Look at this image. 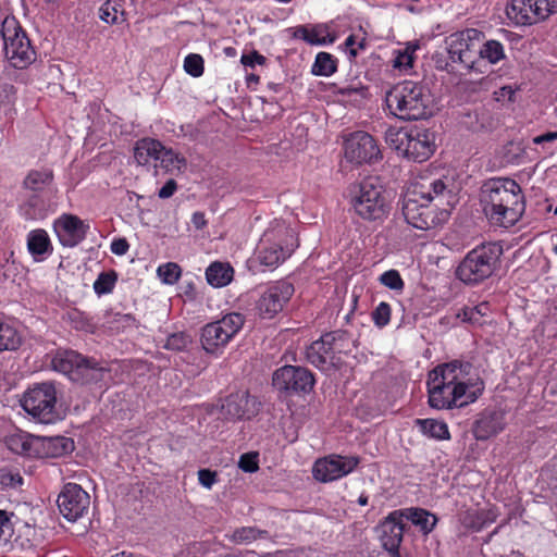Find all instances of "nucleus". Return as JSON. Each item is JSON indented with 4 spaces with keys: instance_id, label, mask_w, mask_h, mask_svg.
Wrapping results in <instances>:
<instances>
[{
    "instance_id": "obj_1",
    "label": "nucleus",
    "mask_w": 557,
    "mask_h": 557,
    "mask_svg": "<svg viewBox=\"0 0 557 557\" xmlns=\"http://www.w3.org/2000/svg\"><path fill=\"white\" fill-rule=\"evenodd\" d=\"M480 201L487 220L496 226H513L525 210L520 185L508 177H493L481 186Z\"/></svg>"
},
{
    "instance_id": "obj_2",
    "label": "nucleus",
    "mask_w": 557,
    "mask_h": 557,
    "mask_svg": "<svg viewBox=\"0 0 557 557\" xmlns=\"http://www.w3.org/2000/svg\"><path fill=\"white\" fill-rule=\"evenodd\" d=\"M483 33L475 28H467L447 36L444 40V51H436L432 54L434 67L440 72L450 75L457 73L476 72L485 73L478 62V44Z\"/></svg>"
},
{
    "instance_id": "obj_3",
    "label": "nucleus",
    "mask_w": 557,
    "mask_h": 557,
    "mask_svg": "<svg viewBox=\"0 0 557 557\" xmlns=\"http://www.w3.org/2000/svg\"><path fill=\"white\" fill-rule=\"evenodd\" d=\"M385 103L396 117L418 121L432 116L434 98L425 84L407 79L397 83L386 92Z\"/></svg>"
},
{
    "instance_id": "obj_4",
    "label": "nucleus",
    "mask_w": 557,
    "mask_h": 557,
    "mask_svg": "<svg viewBox=\"0 0 557 557\" xmlns=\"http://www.w3.org/2000/svg\"><path fill=\"white\" fill-rule=\"evenodd\" d=\"M349 203L355 214L368 222H382L391 206L379 176H368L349 188Z\"/></svg>"
},
{
    "instance_id": "obj_5",
    "label": "nucleus",
    "mask_w": 557,
    "mask_h": 557,
    "mask_svg": "<svg viewBox=\"0 0 557 557\" xmlns=\"http://www.w3.org/2000/svg\"><path fill=\"white\" fill-rule=\"evenodd\" d=\"M504 249L500 243L488 242L467 252L456 269V277L475 286L490 278L500 267Z\"/></svg>"
},
{
    "instance_id": "obj_6",
    "label": "nucleus",
    "mask_w": 557,
    "mask_h": 557,
    "mask_svg": "<svg viewBox=\"0 0 557 557\" xmlns=\"http://www.w3.org/2000/svg\"><path fill=\"white\" fill-rule=\"evenodd\" d=\"M385 141L399 154L414 162L428 160L435 150L434 133L418 126L389 127L385 132Z\"/></svg>"
},
{
    "instance_id": "obj_7",
    "label": "nucleus",
    "mask_w": 557,
    "mask_h": 557,
    "mask_svg": "<svg viewBox=\"0 0 557 557\" xmlns=\"http://www.w3.org/2000/svg\"><path fill=\"white\" fill-rule=\"evenodd\" d=\"M8 447L15 454L29 458H61L75 449L73 438L57 436H38L29 433L11 435Z\"/></svg>"
},
{
    "instance_id": "obj_8",
    "label": "nucleus",
    "mask_w": 557,
    "mask_h": 557,
    "mask_svg": "<svg viewBox=\"0 0 557 557\" xmlns=\"http://www.w3.org/2000/svg\"><path fill=\"white\" fill-rule=\"evenodd\" d=\"M433 197L430 191L414 188L409 191L403 201V215L406 222L414 228L426 231L446 222L449 216L447 210H440L432 205Z\"/></svg>"
},
{
    "instance_id": "obj_9",
    "label": "nucleus",
    "mask_w": 557,
    "mask_h": 557,
    "mask_svg": "<svg viewBox=\"0 0 557 557\" xmlns=\"http://www.w3.org/2000/svg\"><path fill=\"white\" fill-rule=\"evenodd\" d=\"M51 362L54 370L83 385L102 381L108 372V369L100 366L94 358L85 357L75 350L58 351Z\"/></svg>"
},
{
    "instance_id": "obj_10",
    "label": "nucleus",
    "mask_w": 557,
    "mask_h": 557,
    "mask_svg": "<svg viewBox=\"0 0 557 557\" xmlns=\"http://www.w3.org/2000/svg\"><path fill=\"white\" fill-rule=\"evenodd\" d=\"M57 388L53 382L34 384L23 395L21 406L41 423H53L59 419Z\"/></svg>"
},
{
    "instance_id": "obj_11",
    "label": "nucleus",
    "mask_w": 557,
    "mask_h": 557,
    "mask_svg": "<svg viewBox=\"0 0 557 557\" xmlns=\"http://www.w3.org/2000/svg\"><path fill=\"white\" fill-rule=\"evenodd\" d=\"M429 405L435 409L461 408L478 399L483 392V383L475 391L468 392L470 385H446L428 380Z\"/></svg>"
},
{
    "instance_id": "obj_12",
    "label": "nucleus",
    "mask_w": 557,
    "mask_h": 557,
    "mask_svg": "<svg viewBox=\"0 0 557 557\" xmlns=\"http://www.w3.org/2000/svg\"><path fill=\"white\" fill-rule=\"evenodd\" d=\"M315 384L313 373L299 366H284L274 371L272 385L286 395L309 394Z\"/></svg>"
},
{
    "instance_id": "obj_13",
    "label": "nucleus",
    "mask_w": 557,
    "mask_h": 557,
    "mask_svg": "<svg viewBox=\"0 0 557 557\" xmlns=\"http://www.w3.org/2000/svg\"><path fill=\"white\" fill-rule=\"evenodd\" d=\"M557 12V0H511L506 8L508 17L516 24L531 25Z\"/></svg>"
},
{
    "instance_id": "obj_14",
    "label": "nucleus",
    "mask_w": 557,
    "mask_h": 557,
    "mask_svg": "<svg viewBox=\"0 0 557 557\" xmlns=\"http://www.w3.org/2000/svg\"><path fill=\"white\" fill-rule=\"evenodd\" d=\"M294 292V285L285 280L269 285L256 302L257 314L263 320L273 319L284 309Z\"/></svg>"
},
{
    "instance_id": "obj_15",
    "label": "nucleus",
    "mask_w": 557,
    "mask_h": 557,
    "mask_svg": "<svg viewBox=\"0 0 557 557\" xmlns=\"http://www.w3.org/2000/svg\"><path fill=\"white\" fill-rule=\"evenodd\" d=\"M345 158L355 164L373 163L382 159L376 140L367 132L358 131L344 141Z\"/></svg>"
},
{
    "instance_id": "obj_16",
    "label": "nucleus",
    "mask_w": 557,
    "mask_h": 557,
    "mask_svg": "<svg viewBox=\"0 0 557 557\" xmlns=\"http://www.w3.org/2000/svg\"><path fill=\"white\" fill-rule=\"evenodd\" d=\"M287 236H293L292 232L285 227H277L268 230L260 242L258 250V260L260 264L269 268L277 267L287 257L290 256L293 249L282 245V239Z\"/></svg>"
},
{
    "instance_id": "obj_17",
    "label": "nucleus",
    "mask_w": 557,
    "mask_h": 557,
    "mask_svg": "<svg viewBox=\"0 0 557 557\" xmlns=\"http://www.w3.org/2000/svg\"><path fill=\"white\" fill-rule=\"evenodd\" d=\"M60 513L70 522H75L87 511L90 497L81 485L66 483L57 499Z\"/></svg>"
},
{
    "instance_id": "obj_18",
    "label": "nucleus",
    "mask_w": 557,
    "mask_h": 557,
    "mask_svg": "<svg viewBox=\"0 0 557 557\" xmlns=\"http://www.w3.org/2000/svg\"><path fill=\"white\" fill-rule=\"evenodd\" d=\"M359 462L356 456L331 455L314 462L312 474L320 482H331L352 472Z\"/></svg>"
},
{
    "instance_id": "obj_19",
    "label": "nucleus",
    "mask_w": 557,
    "mask_h": 557,
    "mask_svg": "<svg viewBox=\"0 0 557 557\" xmlns=\"http://www.w3.org/2000/svg\"><path fill=\"white\" fill-rule=\"evenodd\" d=\"M260 401L248 391H238L230 394L222 404L223 413L234 420L251 419L260 410Z\"/></svg>"
},
{
    "instance_id": "obj_20",
    "label": "nucleus",
    "mask_w": 557,
    "mask_h": 557,
    "mask_svg": "<svg viewBox=\"0 0 557 557\" xmlns=\"http://www.w3.org/2000/svg\"><path fill=\"white\" fill-rule=\"evenodd\" d=\"M53 228L62 246L74 247L85 239L89 226L76 215L63 214L54 221Z\"/></svg>"
},
{
    "instance_id": "obj_21",
    "label": "nucleus",
    "mask_w": 557,
    "mask_h": 557,
    "mask_svg": "<svg viewBox=\"0 0 557 557\" xmlns=\"http://www.w3.org/2000/svg\"><path fill=\"white\" fill-rule=\"evenodd\" d=\"M306 359L321 371L339 369L341 358L336 356L335 347L326 344L323 335L307 347Z\"/></svg>"
},
{
    "instance_id": "obj_22",
    "label": "nucleus",
    "mask_w": 557,
    "mask_h": 557,
    "mask_svg": "<svg viewBox=\"0 0 557 557\" xmlns=\"http://www.w3.org/2000/svg\"><path fill=\"white\" fill-rule=\"evenodd\" d=\"M471 363L460 360L442 363L430 371L428 380L446 385H470L465 379L470 374Z\"/></svg>"
},
{
    "instance_id": "obj_23",
    "label": "nucleus",
    "mask_w": 557,
    "mask_h": 557,
    "mask_svg": "<svg viewBox=\"0 0 557 557\" xmlns=\"http://www.w3.org/2000/svg\"><path fill=\"white\" fill-rule=\"evenodd\" d=\"M405 511H392L377 527L380 540L384 549L400 546L406 524L404 522Z\"/></svg>"
},
{
    "instance_id": "obj_24",
    "label": "nucleus",
    "mask_w": 557,
    "mask_h": 557,
    "mask_svg": "<svg viewBox=\"0 0 557 557\" xmlns=\"http://www.w3.org/2000/svg\"><path fill=\"white\" fill-rule=\"evenodd\" d=\"M290 29L293 30L294 38L301 39L311 46L332 45L337 39V35L332 28V24L329 23H319L311 27L299 25Z\"/></svg>"
},
{
    "instance_id": "obj_25",
    "label": "nucleus",
    "mask_w": 557,
    "mask_h": 557,
    "mask_svg": "<svg viewBox=\"0 0 557 557\" xmlns=\"http://www.w3.org/2000/svg\"><path fill=\"white\" fill-rule=\"evenodd\" d=\"M504 413L486 409L480 413L473 425V435L478 441H486L504 430Z\"/></svg>"
},
{
    "instance_id": "obj_26",
    "label": "nucleus",
    "mask_w": 557,
    "mask_h": 557,
    "mask_svg": "<svg viewBox=\"0 0 557 557\" xmlns=\"http://www.w3.org/2000/svg\"><path fill=\"white\" fill-rule=\"evenodd\" d=\"M5 58L15 69H25L36 60V52L26 33L20 39L3 48Z\"/></svg>"
},
{
    "instance_id": "obj_27",
    "label": "nucleus",
    "mask_w": 557,
    "mask_h": 557,
    "mask_svg": "<svg viewBox=\"0 0 557 557\" xmlns=\"http://www.w3.org/2000/svg\"><path fill=\"white\" fill-rule=\"evenodd\" d=\"M230 342L221 325L210 322L201 329L200 343L208 354H219Z\"/></svg>"
},
{
    "instance_id": "obj_28",
    "label": "nucleus",
    "mask_w": 557,
    "mask_h": 557,
    "mask_svg": "<svg viewBox=\"0 0 557 557\" xmlns=\"http://www.w3.org/2000/svg\"><path fill=\"white\" fill-rule=\"evenodd\" d=\"M162 144L152 138H143L136 143L134 148V158L139 165H147L150 160L158 161Z\"/></svg>"
},
{
    "instance_id": "obj_29",
    "label": "nucleus",
    "mask_w": 557,
    "mask_h": 557,
    "mask_svg": "<svg viewBox=\"0 0 557 557\" xmlns=\"http://www.w3.org/2000/svg\"><path fill=\"white\" fill-rule=\"evenodd\" d=\"M234 270L228 263L212 262L206 270L207 282L213 287H223L233 280Z\"/></svg>"
},
{
    "instance_id": "obj_30",
    "label": "nucleus",
    "mask_w": 557,
    "mask_h": 557,
    "mask_svg": "<svg viewBox=\"0 0 557 557\" xmlns=\"http://www.w3.org/2000/svg\"><path fill=\"white\" fill-rule=\"evenodd\" d=\"M27 248L29 253L35 258L50 255L53 249L48 233L42 228H37L28 233Z\"/></svg>"
},
{
    "instance_id": "obj_31",
    "label": "nucleus",
    "mask_w": 557,
    "mask_h": 557,
    "mask_svg": "<svg viewBox=\"0 0 557 557\" xmlns=\"http://www.w3.org/2000/svg\"><path fill=\"white\" fill-rule=\"evenodd\" d=\"M53 178L51 169L32 170L24 178L23 187L37 194L49 187L53 183Z\"/></svg>"
},
{
    "instance_id": "obj_32",
    "label": "nucleus",
    "mask_w": 557,
    "mask_h": 557,
    "mask_svg": "<svg viewBox=\"0 0 557 557\" xmlns=\"http://www.w3.org/2000/svg\"><path fill=\"white\" fill-rule=\"evenodd\" d=\"M405 511V517L410 520L413 524L420 527L423 534H429L433 531L436 525L437 518L429 511L421 508H407L401 509Z\"/></svg>"
},
{
    "instance_id": "obj_33",
    "label": "nucleus",
    "mask_w": 557,
    "mask_h": 557,
    "mask_svg": "<svg viewBox=\"0 0 557 557\" xmlns=\"http://www.w3.org/2000/svg\"><path fill=\"white\" fill-rule=\"evenodd\" d=\"M505 58L504 46L499 41L491 39L484 44H478V62H480V67L483 60H487L491 64H496Z\"/></svg>"
},
{
    "instance_id": "obj_34",
    "label": "nucleus",
    "mask_w": 557,
    "mask_h": 557,
    "mask_svg": "<svg viewBox=\"0 0 557 557\" xmlns=\"http://www.w3.org/2000/svg\"><path fill=\"white\" fill-rule=\"evenodd\" d=\"M416 424L419 425L421 432L434 440L443 441L449 440L450 434L448 426L445 422L434 419H417Z\"/></svg>"
},
{
    "instance_id": "obj_35",
    "label": "nucleus",
    "mask_w": 557,
    "mask_h": 557,
    "mask_svg": "<svg viewBox=\"0 0 557 557\" xmlns=\"http://www.w3.org/2000/svg\"><path fill=\"white\" fill-rule=\"evenodd\" d=\"M25 30L14 15H7L0 24V35L3 40V48L20 39Z\"/></svg>"
},
{
    "instance_id": "obj_36",
    "label": "nucleus",
    "mask_w": 557,
    "mask_h": 557,
    "mask_svg": "<svg viewBox=\"0 0 557 557\" xmlns=\"http://www.w3.org/2000/svg\"><path fill=\"white\" fill-rule=\"evenodd\" d=\"M418 48L419 45L417 42H408L404 49L396 50L393 66L400 72L408 74L413 67L416 51Z\"/></svg>"
},
{
    "instance_id": "obj_37",
    "label": "nucleus",
    "mask_w": 557,
    "mask_h": 557,
    "mask_svg": "<svg viewBox=\"0 0 557 557\" xmlns=\"http://www.w3.org/2000/svg\"><path fill=\"white\" fill-rule=\"evenodd\" d=\"M22 344L18 332L0 317V351L15 350Z\"/></svg>"
},
{
    "instance_id": "obj_38",
    "label": "nucleus",
    "mask_w": 557,
    "mask_h": 557,
    "mask_svg": "<svg viewBox=\"0 0 557 557\" xmlns=\"http://www.w3.org/2000/svg\"><path fill=\"white\" fill-rule=\"evenodd\" d=\"M337 71V59L329 52H319L315 55L311 73L317 76H331Z\"/></svg>"
},
{
    "instance_id": "obj_39",
    "label": "nucleus",
    "mask_w": 557,
    "mask_h": 557,
    "mask_svg": "<svg viewBox=\"0 0 557 557\" xmlns=\"http://www.w3.org/2000/svg\"><path fill=\"white\" fill-rule=\"evenodd\" d=\"M22 210L28 220H42L47 215L46 203L38 194L32 195L22 206Z\"/></svg>"
},
{
    "instance_id": "obj_40",
    "label": "nucleus",
    "mask_w": 557,
    "mask_h": 557,
    "mask_svg": "<svg viewBox=\"0 0 557 557\" xmlns=\"http://www.w3.org/2000/svg\"><path fill=\"white\" fill-rule=\"evenodd\" d=\"M245 315L239 312H230L223 315L220 320L214 321L218 325H221L223 333L228 335L231 341L244 326Z\"/></svg>"
},
{
    "instance_id": "obj_41",
    "label": "nucleus",
    "mask_w": 557,
    "mask_h": 557,
    "mask_svg": "<svg viewBox=\"0 0 557 557\" xmlns=\"http://www.w3.org/2000/svg\"><path fill=\"white\" fill-rule=\"evenodd\" d=\"M157 159L160 161V166L165 169L166 172L181 171L186 165L185 158L180 157L172 149H166L163 145Z\"/></svg>"
},
{
    "instance_id": "obj_42",
    "label": "nucleus",
    "mask_w": 557,
    "mask_h": 557,
    "mask_svg": "<svg viewBox=\"0 0 557 557\" xmlns=\"http://www.w3.org/2000/svg\"><path fill=\"white\" fill-rule=\"evenodd\" d=\"M117 274L111 270L109 272H101L94 283V290L97 295L109 294L113 290Z\"/></svg>"
},
{
    "instance_id": "obj_43",
    "label": "nucleus",
    "mask_w": 557,
    "mask_h": 557,
    "mask_svg": "<svg viewBox=\"0 0 557 557\" xmlns=\"http://www.w3.org/2000/svg\"><path fill=\"white\" fill-rule=\"evenodd\" d=\"M268 532L253 527H243L233 533V541L236 543H249L260 537H267Z\"/></svg>"
},
{
    "instance_id": "obj_44",
    "label": "nucleus",
    "mask_w": 557,
    "mask_h": 557,
    "mask_svg": "<svg viewBox=\"0 0 557 557\" xmlns=\"http://www.w3.org/2000/svg\"><path fill=\"white\" fill-rule=\"evenodd\" d=\"M159 277L165 284H175L182 274L181 267L175 262H168L162 264L157 270Z\"/></svg>"
},
{
    "instance_id": "obj_45",
    "label": "nucleus",
    "mask_w": 557,
    "mask_h": 557,
    "mask_svg": "<svg viewBox=\"0 0 557 557\" xmlns=\"http://www.w3.org/2000/svg\"><path fill=\"white\" fill-rule=\"evenodd\" d=\"M326 344L335 347L336 352H342L346 346V343L350 341L349 332L345 330H335L323 334Z\"/></svg>"
},
{
    "instance_id": "obj_46",
    "label": "nucleus",
    "mask_w": 557,
    "mask_h": 557,
    "mask_svg": "<svg viewBox=\"0 0 557 557\" xmlns=\"http://www.w3.org/2000/svg\"><path fill=\"white\" fill-rule=\"evenodd\" d=\"M191 343V338L185 332L173 333L168 336L163 348L173 351H183Z\"/></svg>"
},
{
    "instance_id": "obj_47",
    "label": "nucleus",
    "mask_w": 557,
    "mask_h": 557,
    "mask_svg": "<svg viewBox=\"0 0 557 557\" xmlns=\"http://www.w3.org/2000/svg\"><path fill=\"white\" fill-rule=\"evenodd\" d=\"M100 18L108 24H116L119 23V13L123 16V11L121 10V5L111 0L106 1L100 7Z\"/></svg>"
},
{
    "instance_id": "obj_48",
    "label": "nucleus",
    "mask_w": 557,
    "mask_h": 557,
    "mask_svg": "<svg viewBox=\"0 0 557 557\" xmlns=\"http://www.w3.org/2000/svg\"><path fill=\"white\" fill-rule=\"evenodd\" d=\"M203 58L197 53H189L184 60V70L193 77H199L203 74Z\"/></svg>"
},
{
    "instance_id": "obj_49",
    "label": "nucleus",
    "mask_w": 557,
    "mask_h": 557,
    "mask_svg": "<svg viewBox=\"0 0 557 557\" xmlns=\"http://www.w3.org/2000/svg\"><path fill=\"white\" fill-rule=\"evenodd\" d=\"M391 313H392L391 306L387 302L382 301L372 311L371 317H372L374 324L377 327L382 329L389 323Z\"/></svg>"
},
{
    "instance_id": "obj_50",
    "label": "nucleus",
    "mask_w": 557,
    "mask_h": 557,
    "mask_svg": "<svg viewBox=\"0 0 557 557\" xmlns=\"http://www.w3.org/2000/svg\"><path fill=\"white\" fill-rule=\"evenodd\" d=\"M379 281L386 287L393 290H401L405 286V283L397 270H388L384 272Z\"/></svg>"
},
{
    "instance_id": "obj_51",
    "label": "nucleus",
    "mask_w": 557,
    "mask_h": 557,
    "mask_svg": "<svg viewBox=\"0 0 557 557\" xmlns=\"http://www.w3.org/2000/svg\"><path fill=\"white\" fill-rule=\"evenodd\" d=\"M238 467L248 473L256 472L259 469L258 465V454L257 453H248L240 456L238 461Z\"/></svg>"
},
{
    "instance_id": "obj_52",
    "label": "nucleus",
    "mask_w": 557,
    "mask_h": 557,
    "mask_svg": "<svg viewBox=\"0 0 557 557\" xmlns=\"http://www.w3.org/2000/svg\"><path fill=\"white\" fill-rule=\"evenodd\" d=\"M69 319L76 330L87 331L91 326L89 319L81 311L74 310L70 312Z\"/></svg>"
},
{
    "instance_id": "obj_53",
    "label": "nucleus",
    "mask_w": 557,
    "mask_h": 557,
    "mask_svg": "<svg viewBox=\"0 0 557 557\" xmlns=\"http://www.w3.org/2000/svg\"><path fill=\"white\" fill-rule=\"evenodd\" d=\"M240 62L244 66L255 67L256 64L264 65L267 58L260 54L257 50H252L249 53H244L240 58Z\"/></svg>"
},
{
    "instance_id": "obj_54",
    "label": "nucleus",
    "mask_w": 557,
    "mask_h": 557,
    "mask_svg": "<svg viewBox=\"0 0 557 557\" xmlns=\"http://www.w3.org/2000/svg\"><path fill=\"white\" fill-rule=\"evenodd\" d=\"M482 114L479 111L467 112L463 114L465 117L469 119V121H463L468 128L478 132L485 127L484 122L481 120Z\"/></svg>"
},
{
    "instance_id": "obj_55",
    "label": "nucleus",
    "mask_w": 557,
    "mask_h": 557,
    "mask_svg": "<svg viewBox=\"0 0 557 557\" xmlns=\"http://www.w3.org/2000/svg\"><path fill=\"white\" fill-rule=\"evenodd\" d=\"M456 319H459L463 323H469L474 326L483 325V321H480V318L473 317V310L471 307H463L456 313Z\"/></svg>"
},
{
    "instance_id": "obj_56",
    "label": "nucleus",
    "mask_w": 557,
    "mask_h": 557,
    "mask_svg": "<svg viewBox=\"0 0 557 557\" xmlns=\"http://www.w3.org/2000/svg\"><path fill=\"white\" fill-rule=\"evenodd\" d=\"M216 472L211 471L210 469H200L198 471V480L200 484L207 488H211V486L216 482Z\"/></svg>"
},
{
    "instance_id": "obj_57",
    "label": "nucleus",
    "mask_w": 557,
    "mask_h": 557,
    "mask_svg": "<svg viewBox=\"0 0 557 557\" xmlns=\"http://www.w3.org/2000/svg\"><path fill=\"white\" fill-rule=\"evenodd\" d=\"M446 189V185L442 180H435L432 183H430L429 187H425L424 185H421L420 190L423 191H430L431 196L434 198V196H440L444 193Z\"/></svg>"
},
{
    "instance_id": "obj_58",
    "label": "nucleus",
    "mask_w": 557,
    "mask_h": 557,
    "mask_svg": "<svg viewBox=\"0 0 557 557\" xmlns=\"http://www.w3.org/2000/svg\"><path fill=\"white\" fill-rule=\"evenodd\" d=\"M12 531V523L8 511L0 510V540L7 539V533Z\"/></svg>"
},
{
    "instance_id": "obj_59",
    "label": "nucleus",
    "mask_w": 557,
    "mask_h": 557,
    "mask_svg": "<svg viewBox=\"0 0 557 557\" xmlns=\"http://www.w3.org/2000/svg\"><path fill=\"white\" fill-rule=\"evenodd\" d=\"M176 189L177 183L175 182V180L171 178L159 189L158 196L161 199H168L173 196Z\"/></svg>"
},
{
    "instance_id": "obj_60",
    "label": "nucleus",
    "mask_w": 557,
    "mask_h": 557,
    "mask_svg": "<svg viewBox=\"0 0 557 557\" xmlns=\"http://www.w3.org/2000/svg\"><path fill=\"white\" fill-rule=\"evenodd\" d=\"M129 249V244L125 238H117L111 243V251L114 255L123 256Z\"/></svg>"
},
{
    "instance_id": "obj_61",
    "label": "nucleus",
    "mask_w": 557,
    "mask_h": 557,
    "mask_svg": "<svg viewBox=\"0 0 557 557\" xmlns=\"http://www.w3.org/2000/svg\"><path fill=\"white\" fill-rule=\"evenodd\" d=\"M1 482L7 486L16 487L22 485L23 478L18 473L8 472L1 475Z\"/></svg>"
},
{
    "instance_id": "obj_62",
    "label": "nucleus",
    "mask_w": 557,
    "mask_h": 557,
    "mask_svg": "<svg viewBox=\"0 0 557 557\" xmlns=\"http://www.w3.org/2000/svg\"><path fill=\"white\" fill-rule=\"evenodd\" d=\"M339 94L342 96H346V97H351L354 95H359L360 97H366L368 94V88L364 86H361V87L347 86V87L342 88L339 90Z\"/></svg>"
},
{
    "instance_id": "obj_63",
    "label": "nucleus",
    "mask_w": 557,
    "mask_h": 557,
    "mask_svg": "<svg viewBox=\"0 0 557 557\" xmlns=\"http://www.w3.org/2000/svg\"><path fill=\"white\" fill-rule=\"evenodd\" d=\"M471 309L473 310V317L480 318V321H482V318L486 317L491 311V307L487 301H483L474 307H471Z\"/></svg>"
},
{
    "instance_id": "obj_64",
    "label": "nucleus",
    "mask_w": 557,
    "mask_h": 557,
    "mask_svg": "<svg viewBox=\"0 0 557 557\" xmlns=\"http://www.w3.org/2000/svg\"><path fill=\"white\" fill-rule=\"evenodd\" d=\"M191 223L194 224L195 228L202 230L207 226V220L203 212L197 211L191 216Z\"/></svg>"
}]
</instances>
